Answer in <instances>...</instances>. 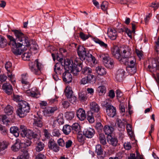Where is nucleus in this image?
Listing matches in <instances>:
<instances>
[{"mask_svg":"<svg viewBox=\"0 0 159 159\" xmlns=\"http://www.w3.org/2000/svg\"><path fill=\"white\" fill-rule=\"evenodd\" d=\"M102 107L106 108L107 114L110 117H114L116 114V108L113 106L109 104L107 101L102 102Z\"/></svg>","mask_w":159,"mask_h":159,"instance_id":"8","label":"nucleus"},{"mask_svg":"<svg viewBox=\"0 0 159 159\" xmlns=\"http://www.w3.org/2000/svg\"><path fill=\"white\" fill-rule=\"evenodd\" d=\"M2 87L3 90L8 94H10L12 93V87L10 84H4Z\"/></svg>","mask_w":159,"mask_h":159,"instance_id":"28","label":"nucleus"},{"mask_svg":"<svg viewBox=\"0 0 159 159\" xmlns=\"http://www.w3.org/2000/svg\"><path fill=\"white\" fill-rule=\"evenodd\" d=\"M32 143L31 141L30 140H26L25 141V142H22V145L23 149H27V147H28L31 145Z\"/></svg>","mask_w":159,"mask_h":159,"instance_id":"54","label":"nucleus"},{"mask_svg":"<svg viewBox=\"0 0 159 159\" xmlns=\"http://www.w3.org/2000/svg\"><path fill=\"white\" fill-rule=\"evenodd\" d=\"M16 39L14 38L16 43H17V46L28 47L30 45V42L27 36L23 34L21 30H12Z\"/></svg>","mask_w":159,"mask_h":159,"instance_id":"1","label":"nucleus"},{"mask_svg":"<svg viewBox=\"0 0 159 159\" xmlns=\"http://www.w3.org/2000/svg\"><path fill=\"white\" fill-rule=\"evenodd\" d=\"M126 71L129 74L131 75H133L136 72V66H127Z\"/></svg>","mask_w":159,"mask_h":159,"instance_id":"35","label":"nucleus"},{"mask_svg":"<svg viewBox=\"0 0 159 159\" xmlns=\"http://www.w3.org/2000/svg\"><path fill=\"white\" fill-rule=\"evenodd\" d=\"M81 59L80 57L76 58L74 61V63H73V68H74V72L75 73L77 72H79L80 70L82 69V62L80 61ZM76 74V73H75Z\"/></svg>","mask_w":159,"mask_h":159,"instance_id":"12","label":"nucleus"},{"mask_svg":"<svg viewBox=\"0 0 159 159\" xmlns=\"http://www.w3.org/2000/svg\"><path fill=\"white\" fill-rule=\"evenodd\" d=\"M57 143L53 139H51L49 141L48 143V146L49 149H51Z\"/></svg>","mask_w":159,"mask_h":159,"instance_id":"55","label":"nucleus"},{"mask_svg":"<svg viewBox=\"0 0 159 159\" xmlns=\"http://www.w3.org/2000/svg\"><path fill=\"white\" fill-rule=\"evenodd\" d=\"M7 43L6 39L3 36L0 35V47L4 48L7 44Z\"/></svg>","mask_w":159,"mask_h":159,"instance_id":"46","label":"nucleus"},{"mask_svg":"<svg viewBox=\"0 0 159 159\" xmlns=\"http://www.w3.org/2000/svg\"><path fill=\"white\" fill-rule=\"evenodd\" d=\"M80 37L84 41L85 40L89 37L88 35L85 34L82 32L80 34Z\"/></svg>","mask_w":159,"mask_h":159,"instance_id":"62","label":"nucleus"},{"mask_svg":"<svg viewBox=\"0 0 159 159\" xmlns=\"http://www.w3.org/2000/svg\"><path fill=\"white\" fill-rule=\"evenodd\" d=\"M69 101L72 103L74 104L76 103V98L74 95H72L71 97H70L69 98H67Z\"/></svg>","mask_w":159,"mask_h":159,"instance_id":"58","label":"nucleus"},{"mask_svg":"<svg viewBox=\"0 0 159 159\" xmlns=\"http://www.w3.org/2000/svg\"><path fill=\"white\" fill-rule=\"evenodd\" d=\"M111 138H109L107 141L113 146H116L118 144V140L116 138H112L110 136Z\"/></svg>","mask_w":159,"mask_h":159,"instance_id":"43","label":"nucleus"},{"mask_svg":"<svg viewBox=\"0 0 159 159\" xmlns=\"http://www.w3.org/2000/svg\"><path fill=\"white\" fill-rule=\"evenodd\" d=\"M20 129L21 131V135L23 137H26L30 139L37 137V134L35 133L29 129H27L24 125H21Z\"/></svg>","mask_w":159,"mask_h":159,"instance_id":"5","label":"nucleus"},{"mask_svg":"<svg viewBox=\"0 0 159 159\" xmlns=\"http://www.w3.org/2000/svg\"><path fill=\"white\" fill-rule=\"evenodd\" d=\"M131 50L128 47L126 48L121 53V58L122 59L121 61L122 60L123 61L125 59L132 56H131Z\"/></svg>","mask_w":159,"mask_h":159,"instance_id":"19","label":"nucleus"},{"mask_svg":"<svg viewBox=\"0 0 159 159\" xmlns=\"http://www.w3.org/2000/svg\"><path fill=\"white\" fill-rule=\"evenodd\" d=\"M62 78L63 81L66 83H69L72 81V76L70 73L67 71L63 73Z\"/></svg>","mask_w":159,"mask_h":159,"instance_id":"25","label":"nucleus"},{"mask_svg":"<svg viewBox=\"0 0 159 159\" xmlns=\"http://www.w3.org/2000/svg\"><path fill=\"white\" fill-rule=\"evenodd\" d=\"M97 91L99 95H103L106 93V88L104 86H100L97 88Z\"/></svg>","mask_w":159,"mask_h":159,"instance_id":"34","label":"nucleus"},{"mask_svg":"<svg viewBox=\"0 0 159 159\" xmlns=\"http://www.w3.org/2000/svg\"><path fill=\"white\" fill-rule=\"evenodd\" d=\"M29 66L30 70L34 74L37 75L41 74L43 65L39 62L38 59H36L34 62H30Z\"/></svg>","mask_w":159,"mask_h":159,"instance_id":"4","label":"nucleus"},{"mask_svg":"<svg viewBox=\"0 0 159 159\" xmlns=\"http://www.w3.org/2000/svg\"><path fill=\"white\" fill-rule=\"evenodd\" d=\"M58 144L59 146L63 147L65 146V142L62 139L60 138L57 141Z\"/></svg>","mask_w":159,"mask_h":159,"instance_id":"63","label":"nucleus"},{"mask_svg":"<svg viewBox=\"0 0 159 159\" xmlns=\"http://www.w3.org/2000/svg\"><path fill=\"white\" fill-rule=\"evenodd\" d=\"M150 7L153 8L154 10L155 11L159 7V3L152 2L150 6Z\"/></svg>","mask_w":159,"mask_h":159,"instance_id":"64","label":"nucleus"},{"mask_svg":"<svg viewBox=\"0 0 159 159\" xmlns=\"http://www.w3.org/2000/svg\"><path fill=\"white\" fill-rule=\"evenodd\" d=\"M125 28L124 26L121 24H119V27L118 26L117 27V30L119 33H122L125 31Z\"/></svg>","mask_w":159,"mask_h":159,"instance_id":"60","label":"nucleus"},{"mask_svg":"<svg viewBox=\"0 0 159 159\" xmlns=\"http://www.w3.org/2000/svg\"><path fill=\"white\" fill-rule=\"evenodd\" d=\"M123 61H124L125 65L127 66H136L135 63L136 60L135 57L134 56L130 57L129 58L125 59Z\"/></svg>","mask_w":159,"mask_h":159,"instance_id":"18","label":"nucleus"},{"mask_svg":"<svg viewBox=\"0 0 159 159\" xmlns=\"http://www.w3.org/2000/svg\"><path fill=\"white\" fill-rule=\"evenodd\" d=\"M21 108L19 107L17 111V114L20 117H22L25 116L28 112L22 109Z\"/></svg>","mask_w":159,"mask_h":159,"instance_id":"40","label":"nucleus"},{"mask_svg":"<svg viewBox=\"0 0 159 159\" xmlns=\"http://www.w3.org/2000/svg\"><path fill=\"white\" fill-rule=\"evenodd\" d=\"M148 67V70L152 72H156L159 70V58H158L150 59Z\"/></svg>","mask_w":159,"mask_h":159,"instance_id":"6","label":"nucleus"},{"mask_svg":"<svg viewBox=\"0 0 159 159\" xmlns=\"http://www.w3.org/2000/svg\"><path fill=\"white\" fill-rule=\"evenodd\" d=\"M13 108L12 107L9 105H7L5 108L4 111L8 115L11 114L13 112Z\"/></svg>","mask_w":159,"mask_h":159,"instance_id":"48","label":"nucleus"},{"mask_svg":"<svg viewBox=\"0 0 159 159\" xmlns=\"http://www.w3.org/2000/svg\"><path fill=\"white\" fill-rule=\"evenodd\" d=\"M62 67V64L60 62L57 63L54 66V71L57 75H60L61 73V67Z\"/></svg>","mask_w":159,"mask_h":159,"instance_id":"33","label":"nucleus"},{"mask_svg":"<svg viewBox=\"0 0 159 159\" xmlns=\"http://www.w3.org/2000/svg\"><path fill=\"white\" fill-rule=\"evenodd\" d=\"M58 97L57 96H55L49 100V103L51 104L53 103H56L57 102Z\"/></svg>","mask_w":159,"mask_h":159,"instance_id":"61","label":"nucleus"},{"mask_svg":"<svg viewBox=\"0 0 159 159\" xmlns=\"http://www.w3.org/2000/svg\"><path fill=\"white\" fill-rule=\"evenodd\" d=\"M77 51L78 55L82 61L86 59L89 61L92 62L93 64L96 63V60L94 57L91 54L87 53L85 48L83 46H79L78 47Z\"/></svg>","mask_w":159,"mask_h":159,"instance_id":"2","label":"nucleus"},{"mask_svg":"<svg viewBox=\"0 0 159 159\" xmlns=\"http://www.w3.org/2000/svg\"><path fill=\"white\" fill-rule=\"evenodd\" d=\"M99 57L102 59L103 64L106 67L111 69L113 67L114 61L109 57L107 54L101 53Z\"/></svg>","mask_w":159,"mask_h":159,"instance_id":"7","label":"nucleus"},{"mask_svg":"<svg viewBox=\"0 0 159 159\" xmlns=\"http://www.w3.org/2000/svg\"><path fill=\"white\" fill-rule=\"evenodd\" d=\"M23 148L22 142L19 139H17L14 144L11 146V149L14 152H16L21 148Z\"/></svg>","mask_w":159,"mask_h":159,"instance_id":"16","label":"nucleus"},{"mask_svg":"<svg viewBox=\"0 0 159 159\" xmlns=\"http://www.w3.org/2000/svg\"><path fill=\"white\" fill-rule=\"evenodd\" d=\"M126 129L128 133L130 136H132L133 133L132 131V126L129 124H127L126 125Z\"/></svg>","mask_w":159,"mask_h":159,"instance_id":"56","label":"nucleus"},{"mask_svg":"<svg viewBox=\"0 0 159 159\" xmlns=\"http://www.w3.org/2000/svg\"><path fill=\"white\" fill-rule=\"evenodd\" d=\"M19 106L22 109L25 110L27 112H29L30 109L29 104L26 101H22L19 104Z\"/></svg>","mask_w":159,"mask_h":159,"instance_id":"27","label":"nucleus"},{"mask_svg":"<svg viewBox=\"0 0 159 159\" xmlns=\"http://www.w3.org/2000/svg\"><path fill=\"white\" fill-rule=\"evenodd\" d=\"M109 3L107 1H103L101 5L102 9L104 11H107L108 6Z\"/></svg>","mask_w":159,"mask_h":159,"instance_id":"52","label":"nucleus"},{"mask_svg":"<svg viewBox=\"0 0 159 159\" xmlns=\"http://www.w3.org/2000/svg\"><path fill=\"white\" fill-rule=\"evenodd\" d=\"M92 72V69L90 68L87 67L84 68L82 70V73L85 75H87V76L89 75H93L91 74Z\"/></svg>","mask_w":159,"mask_h":159,"instance_id":"45","label":"nucleus"},{"mask_svg":"<svg viewBox=\"0 0 159 159\" xmlns=\"http://www.w3.org/2000/svg\"><path fill=\"white\" fill-rule=\"evenodd\" d=\"M34 125L35 126L41 127L43 125V123L41 117H35L34 119Z\"/></svg>","mask_w":159,"mask_h":159,"instance_id":"29","label":"nucleus"},{"mask_svg":"<svg viewBox=\"0 0 159 159\" xmlns=\"http://www.w3.org/2000/svg\"><path fill=\"white\" fill-rule=\"evenodd\" d=\"M107 34L108 37L112 40H115L117 36L116 31L114 29L108 28L107 30Z\"/></svg>","mask_w":159,"mask_h":159,"instance_id":"21","label":"nucleus"},{"mask_svg":"<svg viewBox=\"0 0 159 159\" xmlns=\"http://www.w3.org/2000/svg\"><path fill=\"white\" fill-rule=\"evenodd\" d=\"M89 108L90 111V112H98L100 109V107L98 105L94 102L90 103Z\"/></svg>","mask_w":159,"mask_h":159,"instance_id":"24","label":"nucleus"},{"mask_svg":"<svg viewBox=\"0 0 159 159\" xmlns=\"http://www.w3.org/2000/svg\"><path fill=\"white\" fill-rule=\"evenodd\" d=\"M99 140L102 144L105 145L106 144L105 137L103 134H99Z\"/></svg>","mask_w":159,"mask_h":159,"instance_id":"51","label":"nucleus"},{"mask_svg":"<svg viewBox=\"0 0 159 159\" xmlns=\"http://www.w3.org/2000/svg\"><path fill=\"white\" fill-rule=\"evenodd\" d=\"M75 114L73 111L67 112L66 113L65 117L67 120H70L74 118Z\"/></svg>","mask_w":159,"mask_h":159,"instance_id":"42","label":"nucleus"},{"mask_svg":"<svg viewBox=\"0 0 159 159\" xmlns=\"http://www.w3.org/2000/svg\"><path fill=\"white\" fill-rule=\"evenodd\" d=\"M24 91L28 96L34 98H37L40 96V94L36 87H33L30 89H23Z\"/></svg>","mask_w":159,"mask_h":159,"instance_id":"10","label":"nucleus"},{"mask_svg":"<svg viewBox=\"0 0 159 159\" xmlns=\"http://www.w3.org/2000/svg\"><path fill=\"white\" fill-rule=\"evenodd\" d=\"M96 43H98L105 50L107 49L108 48V47L107 44L105 43L102 41L100 40L99 39H96L95 41Z\"/></svg>","mask_w":159,"mask_h":159,"instance_id":"47","label":"nucleus"},{"mask_svg":"<svg viewBox=\"0 0 159 159\" xmlns=\"http://www.w3.org/2000/svg\"><path fill=\"white\" fill-rule=\"evenodd\" d=\"M95 152L97 154L98 159H105V156L103 154V150L100 145L98 144L96 145Z\"/></svg>","mask_w":159,"mask_h":159,"instance_id":"15","label":"nucleus"},{"mask_svg":"<svg viewBox=\"0 0 159 159\" xmlns=\"http://www.w3.org/2000/svg\"><path fill=\"white\" fill-rule=\"evenodd\" d=\"M7 38L9 40V45L12 47V51L15 55H20L23 52V50L20 48L22 46H17V43H16L13 37L10 35H7Z\"/></svg>","mask_w":159,"mask_h":159,"instance_id":"3","label":"nucleus"},{"mask_svg":"<svg viewBox=\"0 0 159 159\" xmlns=\"http://www.w3.org/2000/svg\"><path fill=\"white\" fill-rule=\"evenodd\" d=\"M83 134L86 137L89 138H92L94 133V130L93 129L89 128L85 129L83 131Z\"/></svg>","mask_w":159,"mask_h":159,"instance_id":"20","label":"nucleus"},{"mask_svg":"<svg viewBox=\"0 0 159 159\" xmlns=\"http://www.w3.org/2000/svg\"><path fill=\"white\" fill-rule=\"evenodd\" d=\"M9 144L8 142L6 141H0V150L2 152L7 149Z\"/></svg>","mask_w":159,"mask_h":159,"instance_id":"36","label":"nucleus"},{"mask_svg":"<svg viewBox=\"0 0 159 159\" xmlns=\"http://www.w3.org/2000/svg\"><path fill=\"white\" fill-rule=\"evenodd\" d=\"M10 132L13 134L16 137H17L19 136V129L17 127H12L10 128Z\"/></svg>","mask_w":159,"mask_h":159,"instance_id":"41","label":"nucleus"},{"mask_svg":"<svg viewBox=\"0 0 159 159\" xmlns=\"http://www.w3.org/2000/svg\"><path fill=\"white\" fill-rule=\"evenodd\" d=\"M79 98L81 101H84L87 99V97L86 95L80 93L79 95Z\"/></svg>","mask_w":159,"mask_h":159,"instance_id":"59","label":"nucleus"},{"mask_svg":"<svg viewBox=\"0 0 159 159\" xmlns=\"http://www.w3.org/2000/svg\"><path fill=\"white\" fill-rule=\"evenodd\" d=\"M96 73L99 75L103 76L107 73L105 68L101 66H97L96 68Z\"/></svg>","mask_w":159,"mask_h":159,"instance_id":"30","label":"nucleus"},{"mask_svg":"<svg viewBox=\"0 0 159 159\" xmlns=\"http://www.w3.org/2000/svg\"><path fill=\"white\" fill-rule=\"evenodd\" d=\"M64 95L67 97L69 98L73 95V92L71 88L69 86H67L66 89L64 92Z\"/></svg>","mask_w":159,"mask_h":159,"instance_id":"37","label":"nucleus"},{"mask_svg":"<svg viewBox=\"0 0 159 159\" xmlns=\"http://www.w3.org/2000/svg\"><path fill=\"white\" fill-rule=\"evenodd\" d=\"M0 121H2L3 124L5 125L8 124L10 121L6 116L4 115H2L0 116Z\"/></svg>","mask_w":159,"mask_h":159,"instance_id":"44","label":"nucleus"},{"mask_svg":"<svg viewBox=\"0 0 159 159\" xmlns=\"http://www.w3.org/2000/svg\"><path fill=\"white\" fill-rule=\"evenodd\" d=\"M76 116L80 120H84L86 118L85 111L82 108H80L76 111Z\"/></svg>","mask_w":159,"mask_h":159,"instance_id":"23","label":"nucleus"},{"mask_svg":"<svg viewBox=\"0 0 159 159\" xmlns=\"http://www.w3.org/2000/svg\"><path fill=\"white\" fill-rule=\"evenodd\" d=\"M52 134L53 136L57 137H59L61 135L59 130L57 129H53L52 131Z\"/></svg>","mask_w":159,"mask_h":159,"instance_id":"57","label":"nucleus"},{"mask_svg":"<svg viewBox=\"0 0 159 159\" xmlns=\"http://www.w3.org/2000/svg\"><path fill=\"white\" fill-rule=\"evenodd\" d=\"M125 72L124 70L123 69L118 70L115 75V79L116 80L118 81H121L124 76Z\"/></svg>","mask_w":159,"mask_h":159,"instance_id":"26","label":"nucleus"},{"mask_svg":"<svg viewBox=\"0 0 159 159\" xmlns=\"http://www.w3.org/2000/svg\"><path fill=\"white\" fill-rule=\"evenodd\" d=\"M44 148V144L42 142H39L37 144L36 148V151L39 152L42 150Z\"/></svg>","mask_w":159,"mask_h":159,"instance_id":"50","label":"nucleus"},{"mask_svg":"<svg viewBox=\"0 0 159 159\" xmlns=\"http://www.w3.org/2000/svg\"><path fill=\"white\" fill-rule=\"evenodd\" d=\"M72 127L68 125H64L62 131L66 135H68L71 132Z\"/></svg>","mask_w":159,"mask_h":159,"instance_id":"38","label":"nucleus"},{"mask_svg":"<svg viewBox=\"0 0 159 159\" xmlns=\"http://www.w3.org/2000/svg\"><path fill=\"white\" fill-rule=\"evenodd\" d=\"M87 120L91 123L94 122V120L93 115V113L91 112H89L87 115Z\"/></svg>","mask_w":159,"mask_h":159,"instance_id":"49","label":"nucleus"},{"mask_svg":"<svg viewBox=\"0 0 159 159\" xmlns=\"http://www.w3.org/2000/svg\"><path fill=\"white\" fill-rule=\"evenodd\" d=\"M22 152L23 153L18 156L17 159H27L29 157L28 149H22Z\"/></svg>","mask_w":159,"mask_h":159,"instance_id":"31","label":"nucleus"},{"mask_svg":"<svg viewBox=\"0 0 159 159\" xmlns=\"http://www.w3.org/2000/svg\"><path fill=\"white\" fill-rule=\"evenodd\" d=\"M31 56L30 51H27L24 53L22 56V57L24 60H28Z\"/></svg>","mask_w":159,"mask_h":159,"instance_id":"53","label":"nucleus"},{"mask_svg":"<svg viewBox=\"0 0 159 159\" xmlns=\"http://www.w3.org/2000/svg\"><path fill=\"white\" fill-rule=\"evenodd\" d=\"M29 76L27 73H24L21 75V81L22 84L23 89H26L29 88L30 84L29 81Z\"/></svg>","mask_w":159,"mask_h":159,"instance_id":"9","label":"nucleus"},{"mask_svg":"<svg viewBox=\"0 0 159 159\" xmlns=\"http://www.w3.org/2000/svg\"><path fill=\"white\" fill-rule=\"evenodd\" d=\"M103 130L106 134L109 135L113 132L114 128L111 126L106 125L103 128Z\"/></svg>","mask_w":159,"mask_h":159,"instance_id":"32","label":"nucleus"},{"mask_svg":"<svg viewBox=\"0 0 159 159\" xmlns=\"http://www.w3.org/2000/svg\"><path fill=\"white\" fill-rule=\"evenodd\" d=\"M94 76L93 75H89L88 76L84 77L81 80L80 83L83 85L91 83L93 81Z\"/></svg>","mask_w":159,"mask_h":159,"instance_id":"22","label":"nucleus"},{"mask_svg":"<svg viewBox=\"0 0 159 159\" xmlns=\"http://www.w3.org/2000/svg\"><path fill=\"white\" fill-rule=\"evenodd\" d=\"M57 107H46L43 111V112L44 115L45 116H51L55 111L57 110Z\"/></svg>","mask_w":159,"mask_h":159,"instance_id":"17","label":"nucleus"},{"mask_svg":"<svg viewBox=\"0 0 159 159\" xmlns=\"http://www.w3.org/2000/svg\"><path fill=\"white\" fill-rule=\"evenodd\" d=\"M71 127L74 132H75V133H80V132H81L80 126L78 123H74Z\"/></svg>","mask_w":159,"mask_h":159,"instance_id":"39","label":"nucleus"},{"mask_svg":"<svg viewBox=\"0 0 159 159\" xmlns=\"http://www.w3.org/2000/svg\"><path fill=\"white\" fill-rule=\"evenodd\" d=\"M111 52L112 55L115 57L119 61H121V54L120 53V50L118 47H113L111 49Z\"/></svg>","mask_w":159,"mask_h":159,"instance_id":"14","label":"nucleus"},{"mask_svg":"<svg viewBox=\"0 0 159 159\" xmlns=\"http://www.w3.org/2000/svg\"><path fill=\"white\" fill-rule=\"evenodd\" d=\"M11 63L9 61L7 62L5 64V67L7 71V74L9 78L11 81L13 82L15 81V80L14 75H12L11 73Z\"/></svg>","mask_w":159,"mask_h":159,"instance_id":"11","label":"nucleus"},{"mask_svg":"<svg viewBox=\"0 0 159 159\" xmlns=\"http://www.w3.org/2000/svg\"><path fill=\"white\" fill-rule=\"evenodd\" d=\"M71 63V61L69 59H66L65 60L64 62V66L65 69L68 71H70L73 72L74 74H75L74 72V68H73V62Z\"/></svg>","mask_w":159,"mask_h":159,"instance_id":"13","label":"nucleus"}]
</instances>
